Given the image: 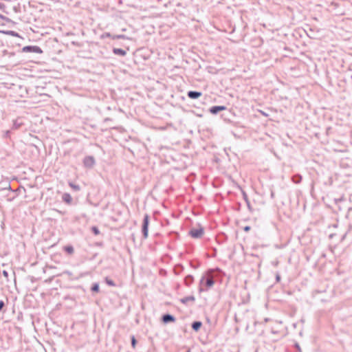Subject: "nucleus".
<instances>
[{"instance_id":"f257e3e1","label":"nucleus","mask_w":352,"mask_h":352,"mask_svg":"<svg viewBox=\"0 0 352 352\" xmlns=\"http://www.w3.org/2000/svg\"><path fill=\"white\" fill-rule=\"evenodd\" d=\"M216 274L214 269H208L199 279V293L210 289L215 283Z\"/></svg>"},{"instance_id":"f03ea898","label":"nucleus","mask_w":352,"mask_h":352,"mask_svg":"<svg viewBox=\"0 0 352 352\" xmlns=\"http://www.w3.org/2000/svg\"><path fill=\"white\" fill-rule=\"evenodd\" d=\"M149 219H150L149 215L146 214L144 216V219H143V221H142V233L144 239H146L148 237Z\"/></svg>"},{"instance_id":"7ed1b4c3","label":"nucleus","mask_w":352,"mask_h":352,"mask_svg":"<svg viewBox=\"0 0 352 352\" xmlns=\"http://www.w3.org/2000/svg\"><path fill=\"white\" fill-rule=\"evenodd\" d=\"M235 116L234 113L226 107V110L222 111L221 118L226 122L231 123L233 122L232 118Z\"/></svg>"},{"instance_id":"20e7f679","label":"nucleus","mask_w":352,"mask_h":352,"mask_svg":"<svg viewBox=\"0 0 352 352\" xmlns=\"http://www.w3.org/2000/svg\"><path fill=\"white\" fill-rule=\"evenodd\" d=\"M22 52L42 54V49L37 45H27L22 48Z\"/></svg>"},{"instance_id":"39448f33","label":"nucleus","mask_w":352,"mask_h":352,"mask_svg":"<svg viewBox=\"0 0 352 352\" xmlns=\"http://www.w3.org/2000/svg\"><path fill=\"white\" fill-rule=\"evenodd\" d=\"M223 110H226V106L224 105H213L207 109L206 113H210L212 115H217Z\"/></svg>"},{"instance_id":"423d86ee","label":"nucleus","mask_w":352,"mask_h":352,"mask_svg":"<svg viewBox=\"0 0 352 352\" xmlns=\"http://www.w3.org/2000/svg\"><path fill=\"white\" fill-rule=\"evenodd\" d=\"M96 164V160L94 156H86L83 159V165L85 168H92Z\"/></svg>"},{"instance_id":"0eeeda50","label":"nucleus","mask_w":352,"mask_h":352,"mask_svg":"<svg viewBox=\"0 0 352 352\" xmlns=\"http://www.w3.org/2000/svg\"><path fill=\"white\" fill-rule=\"evenodd\" d=\"M24 123L23 122V119L21 118H17L16 120H13L12 126L11 129L13 131L19 130L23 126Z\"/></svg>"},{"instance_id":"6e6552de","label":"nucleus","mask_w":352,"mask_h":352,"mask_svg":"<svg viewBox=\"0 0 352 352\" xmlns=\"http://www.w3.org/2000/svg\"><path fill=\"white\" fill-rule=\"evenodd\" d=\"M175 320H176L175 317L170 314H164L162 316V321L164 324L174 322Z\"/></svg>"},{"instance_id":"1a4fd4ad","label":"nucleus","mask_w":352,"mask_h":352,"mask_svg":"<svg viewBox=\"0 0 352 352\" xmlns=\"http://www.w3.org/2000/svg\"><path fill=\"white\" fill-rule=\"evenodd\" d=\"M112 52L115 55L119 56H124L126 54V52L121 48L113 47Z\"/></svg>"},{"instance_id":"9d476101","label":"nucleus","mask_w":352,"mask_h":352,"mask_svg":"<svg viewBox=\"0 0 352 352\" xmlns=\"http://www.w3.org/2000/svg\"><path fill=\"white\" fill-rule=\"evenodd\" d=\"M12 133H13V130L12 129L3 131H2V138L6 140H8V139L10 140Z\"/></svg>"},{"instance_id":"9b49d317","label":"nucleus","mask_w":352,"mask_h":352,"mask_svg":"<svg viewBox=\"0 0 352 352\" xmlns=\"http://www.w3.org/2000/svg\"><path fill=\"white\" fill-rule=\"evenodd\" d=\"M180 301L183 304H188L190 302H195V297L193 295H190L184 298H182L180 299Z\"/></svg>"},{"instance_id":"f8f14e48","label":"nucleus","mask_w":352,"mask_h":352,"mask_svg":"<svg viewBox=\"0 0 352 352\" xmlns=\"http://www.w3.org/2000/svg\"><path fill=\"white\" fill-rule=\"evenodd\" d=\"M228 236L224 232H221L217 236V241L219 243H223L228 240Z\"/></svg>"},{"instance_id":"ddd939ff","label":"nucleus","mask_w":352,"mask_h":352,"mask_svg":"<svg viewBox=\"0 0 352 352\" xmlns=\"http://www.w3.org/2000/svg\"><path fill=\"white\" fill-rule=\"evenodd\" d=\"M62 199L63 201L67 204H71L72 202V197L69 193H64L62 196Z\"/></svg>"},{"instance_id":"4468645a","label":"nucleus","mask_w":352,"mask_h":352,"mask_svg":"<svg viewBox=\"0 0 352 352\" xmlns=\"http://www.w3.org/2000/svg\"><path fill=\"white\" fill-rule=\"evenodd\" d=\"M0 32L3 33L4 34H6V35L12 36L14 37H20L19 34L13 30H3V31H0Z\"/></svg>"},{"instance_id":"2eb2a0df","label":"nucleus","mask_w":352,"mask_h":352,"mask_svg":"<svg viewBox=\"0 0 352 352\" xmlns=\"http://www.w3.org/2000/svg\"><path fill=\"white\" fill-rule=\"evenodd\" d=\"M302 175L298 173L294 175L292 177V182L296 184H300L302 181Z\"/></svg>"},{"instance_id":"dca6fc26","label":"nucleus","mask_w":352,"mask_h":352,"mask_svg":"<svg viewBox=\"0 0 352 352\" xmlns=\"http://www.w3.org/2000/svg\"><path fill=\"white\" fill-rule=\"evenodd\" d=\"M63 250L69 255H72L74 252V247L72 245L64 246Z\"/></svg>"},{"instance_id":"f3484780","label":"nucleus","mask_w":352,"mask_h":352,"mask_svg":"<svg viewBox=\"0 0 352 352\" xmlns=\"http://www.w3.org/2000/svg\"><path fill=\"white\" fill-rule=\"evenodd\" d=\"M12 191L10 184H8V187L3 188L0 189V193H3L6 196L9 195V192Z\"/></svg>"},{"instance_id":"a211bd4d","label":"nucleus","mask_w":352,"mask_h":352,"mask_svg":"<svg viewBox=\"0 0 352 352\" xmlns=\"http://www.w3.org/2000/svg\"><path fill=\"white\" fill-rule=\"evenodd\" d=\"M187 96L188 98L191 99H197L198 98V91H189L187 93Z\"/></svg>"},{"instance_id":"6ab92c4d","label":"nucleus","mask_w":352,"mask_h":352,"mask_svg":"<svg viewBox=\"0 0 352 352\" xmlns=\"http://www.w3.org/2000/svg\"><path fill=\"white\" fill-rule=\"evenodd\" d=\"M194 277L192 275H187L184 278L186 285L189 286L193 282Z\"/></svg>"},{"instance_id":"aec40b11","label":"nucleus","mask_w":352,"mask_h":352,"mask_svg":"<svg viewBox=\"0 0 352 352\" xmlns=\"http://www.w3.org/2000/svg\"><path fill=\"white\" fill-rule=\"evenodd\" d=\"M184 270V267L181 264H177L174 267V272L175 274H179Z\"/></svg>"},{"instance_id":"412c9836","label":"nucleus","mask_w":352,"mask_h":352,"mask_svg":"<svg viewBox=\"0 0 352 352\" xmlns=\"http://www.w3.org/2000/svg\"><path fill=\"white\" fill-rule=\"evenodd\" d=\"M91 291L94 293H98L100 291V286L98 283H94L91 287Z\"/></svg>"},{"instance_id":"4be33fe9","label":"nucleus","mask_w":352,"mask_h":352,"mask_svg":"<svg viewBox=\"0 0 352 352\" xmlns=\"http://www.w3.org/2000/svg\"><path fill=\"white\" fill-rule=\"evenodd\" d=\"M242 194H243V199L245 200L249 210H251L250 202L249 201L248 195L246 194V192L244 190H242Z\"/></svg>"},{"instance_id":"5701e85b","label":"nucleus","mask_w":352,"mask_h":352,"mask_svg":"<svg viewBox=\"0 0 352 352\" xmlns=\"http://www.w3.org/2000/svg\"><path fill=\"white\" fill-rule=\"evenodd\" d=\"M190 235L194 239H198V228L192 229L190 232Z\"/></svg>"},{"instance_id":"b1692460","label":"nucleus","mask_w":352,"mask_h":352,"mask_svg":"<svg viewBox=\"0 0 352 352\" xmlns=\"http://www.w3.org/2000/svg\"><path fill=\"white\" fill-rule=\"evenodd\" d=\"M104 282L106 283L107 285H108L109 286H111V287H114L116 286V283L115 282L109 278V277H105L104 278Z\"/></svg>"},{"instance_id":"393cba45","label":"nucleus","mask_w":352,"mask_h":352,"mask_svg":"<svg viewBox=\"0 0 352 352\" xmlns=\"http://www.w3.org/2000/svg\"><path fill=\"white\" fill-rule=\"evenodd\" d=\"M69 185L74 191H79L80 190V186L78 184L69 182Z\"/></svg>"},{"instance_id":"a878e982","label":"nucleus","mask_w":352,"mask_h":352,"mask_svg":"<svg viewBox=\"0 0 352 352\" xmlns=\"http://www.w3.org/2000/svg\"><path fill=\"white\" fill-rule=\"evenodd\" d=\"M0 19L4 20L5 21L8 22V23H11L12 24H16V23L14 21H13L12 19H10V18L0 14Z\"/></svg>"},{"instance_id":"bb28decb","label":"nucleus","mask_w":352,"mask_h":352,"mask_svg":"<svg viewBox=\"0 0 352 352\" xmlns=\"http://www.w3.org/2000/svg\"><path fill=\"white\" fill-rule=\"evenodd\" d=\"M126 38H128L126 35H124V34H114L112 36V39H113V40H115V39H126Z\"/></svg>"},{"instance_id":"cd10ccee","label":"nucleus","mask_w":352,"mask_h":352,"mask_svg":"<svg viewBox=\"0 0 352 352\" xmlns=\"http://www.w3.org/2000/svg\"><path fill=\"white\" fill-rule=\"evenodd\" d=\"M91 230L94 235H98L100 233L99 228L95 226L91 228Z\"/></svg>"},{"instance_id":"c85d7f7f","label":"nucleus","mask_w":352,"mask_h":352,"mask_svg":"<svg viewBox=\"0 0 352 352\" xmlns=\"http://www.w3.org/2000/svg\"><path fill=\"white\" fill-rule=\"evenodd\" d=\"M137 340L135 338V337L134 336H131V346L135 349V346L137 344Z\"/></svg>"},{"instance_id":"c756f323","label":"nucleus","mask_w":352,"mask_h":352,"mask_svg":"<svg viewBox=\"0 0 352 352\" xmlns=\"http://www.w3.org/2000/svg\"><path fill=\"white\" fill-rule=\"evenodd\" d=\"M192 328L196 332L198 331V328H199L198 320H195V321L192 322Z\"/></svg>"},{"instance_id":"7c9ffc66","label":"nucleus","mask_w":352,"mask_h":352,"mask_svg":"<svg viewBox=\"0 0 352 352\" xmlns=\"http://www.w3.org/2000/svg\"><path fill=\"white\" fill-rule=\"evenodd\" d=\"M113 35H112L111 33L109 32H104L103 33L102 35H101V38H112V36Z\"/></svg>"},{"instance_id":"2f4dec72","label":"nucleus","mask_w":352,"mask_h":352,"mask_svg":"<svg viewBox=\"0 0 352 352\" xmlns=\"http://www.w3.org/2000/svg\"><path fill=\"white\" fill-rule=\"evenodd\" d=\"M294 348L298 351V352H302L301 350V348L300 346V344L298 342H295L294 344Z\"/></svg>"},{"instance_id":"473e14b6","label":"nucleus","mask_w":352,"mask_h":352,"mask_svg":"<svg viewBox=\"0 0 352 352\" xmlns=\"http://www.w3.org/2000/svg\"><path fill=\"white\" fill-rule=\"evenodd\" d=\"M204 233V228L201 225H199V238L202 236Z\"/></svg>"},{"instance_id":"72a5a7b5","label":"nucleus","mask_w":352,"mask_h":352,"mask_svg":"<svg viewBox=\"0 0 352 352\" xmlns=\"http://www.w3.org/2000/svg\"><path fill=\"white\" fill-rule=\"evenodd\" d=\"M275 278H276V283H278V282L280 281L281 277H280V275L279 273H276Z\"/></svg>"},{"instance_id":"f704fd0d","label":"nucleus","mask_w":352,"mask_h":352,"mask_svg":"<svg viewBox=\"0 0 352 352\" xmlns=\"http://www.w3.org/2000/svg\"><path fill=\"white\" fill-rule=\"evenodd\" d=\"M5 307V302L3 300H0V311L3 309V308Z\"/></svg>"},{"instance_id":"c9c22d12","label":"nucleus","mask_w":352,"mask_h":352,"mask_svg":"<svg viewBox=\"0 0 352 352\" xmlns=\"http://www.w3.org/2000/svg\"><path fill=\"white\" fill-rule=\"evenodd\" d=\"M250 229H251V227H250V226H245V227L243 228V230H244L245 232H248V231H250Z\"/></svg>"},{"instance_id":"e433bc0d","label":"nucleus","mask_w":352,"mask_h":352,"mask_svg":"<svg viewBox=\"0 0 352 352\" xmlns=\"http://www.w3.org/2000/svg\"><path fill=\"white\" fill-rule=\"evenodd\" d=\"M3 276L8 277V272L6 270H3L2 272Z\"/></svg>"},{"instance_id":"4c0bfd02","label":"nucleus","mask_w":352,"mask_h":352,"mask_svg":"<svg viewBox=\"0 0 352 352\" xmlns=\"http://www.w3.org/2000/svg\"><path fill=\"white\" fill-rule=\"evenodd\" d=\"M63 273H64L65 274H67V275H69V276H71V275H72V273L71 272H69V271H65Z\"/></svg>"},{"instance_id":"58836bf2","label":"nucleus","mask_w":352,"mask_h":352,"mask_svg":"<svg viewBox=\"0 0 352 352\" xmlns=\"http://www.w3.org/2000/svg\"><path fill=\"white\" fill-rule=\"evenodd\" d=\"M5 7V5L0 2V9H3Z\"/></svg>"},{"instance_id":"ea45409f","label":"nucleus","mask_w":352,"mask_h":352,"mask_svg":"<svg viewBox=\"0 0 352 352\" xmlns=\"http://www.w3.org/2000/svg\"><path fill=\"white\" fill-rule=\"evenodd\" d=\"M270 196H271L272 198L274 197V191H272V190L271 191Z\"/></svg>"},{"instance_id":"a19ab883","label":"nucleus","mask_w":352,"mask_h":352,"mask_svg":"<svg viewBox=\"0 0 352 352\" xmlns=\"http://www.w3.org/2000/svg\"><path fill=\"white\" fill-rule=\"evenodd\" d=\"M110 120H111V118H105V119L104 120V122H107V121H110Z\"/></svg>"},{"instance_id":"79ce46f5","label":"nucleus","mask_w":352,"mask_h":352,"mask_svg":"<svg viewBox=\"0 0 352 352\" xmlns=\"http://www.w3.org/2000/svg\"><path fill=\"white\" fill-rule=\"evenodd\" d=\"M207 109L208 108H206V107H202L201 108L203 112H206Z\"/></svg>"},{"instance_id":"37998d69","label":"nucleus","mask_w":352,"mask_h":352,"mask_svg":"<svg viewBox=\"0 0 352 352\" xmlns=\"http://www.w3.org/2000/svg\"><path fill=\"white\" fill-rule=\"evenodd\" d=\"M191 266H192V267H194V268H196V267H197V266H195V265H194L193 263H191Z\"/></svg>"},{"instance_id":"c03bdc74","label":"nucleus","mask_w":352,"mask_h":352,"mask_svg":"<svg viewBox=\"0 0 352 352\" xmlns=\"http://www.w3.org/2000/svg\"><path fill=\"white\" fill-rule=\"evenodd\" d=\"M202 327V322L199 321V329Z\"/></svg>"},{"instance_id":"a18cd8bd","label":"nucleus","mask_w":352,"mask_h":352,"mask_svg":"<svg viewBox=\"0 0 352 352\" xmlns=\"http://www.w3.org/2000/svg\"><path fill=\"white\" fill-rule=\"evenodd\" d=\"M199 97H201V93L200 91H199Z\"/></svg>"},{"instance_id":"49530a36","label":"nucleus","mask_w":352,"mask_h":352,"mask_svg":"<svg viewBox=\"0 0 352 352\" xmlns=\"http://www.w3.org/2000/svg\"><path fill=\"white\" fill-rule=\"evenodd\" d=\"M199 118L202 117V114L199 113Z\"/></svg>"},{"instance_id":"de8ad7c7","label":"nucleus","mask_w":352,"mask_h":352,"mask_svg":"<svg viewBox=\"0 0 352 352\" xmlns=\"http://www.w3.org/2000/svg\"><path fill=\"white\" fill-rule=\"evenodd\" d=\"M186 352H190V350H188Z\"/></svg>"}]
</instances>
